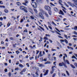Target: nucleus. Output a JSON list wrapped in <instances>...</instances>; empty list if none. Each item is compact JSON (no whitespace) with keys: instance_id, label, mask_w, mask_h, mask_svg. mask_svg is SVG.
I'll return each instance as SVG.
<instances>
[{"instance_id":"nucleus-1","label":"nucleus","mask_w":77,"mask_h":77,"mask_svg":"<svg viewBox=\"0 0 77 77\" xmlns=\"http://www.w3.org/2000/svg\"><path fill=\"white\" fill-rule=\"evenodd\" d=\"M31 4L32 6V7L34 8H37V4L36 2H31Z\"/></svg>"},{"instance_id":"nucleus-2","label":"nucleus","mask_w":77,"mask_h":77,"mask_svg":"<svg viewBox=\"0 0 77 77\" xmlns=\"http://www.w3.org/2000/svg\"><path fill=\"white\" fill-rule=\"evenodd\" d=\"M45 8L46 10L47 11H50L51 9V8L48 6L46 5L45 6Z\"/></svg>"},{"instance_id":"nucleus-3","label":"nucleus","mask_w":77,"mask_h":77,"mask_svg":"<svg viewBox=\"0 0 77 77\" xmlns=\"http://www.w3.org/2000/svg\"><path fill=\"white\" fill-rule=\"evenodd\" d=\"M39 17L41 18H42V20H44V16L42 15V14L41 13H39Z\"/></svg>"},{"instance_id":"nucleus-4","label":"nucleus","mask_w":77,"mask_h":77,"mask_svg":"<svg viewBox=\"0 0 77 77\" xmlns=\"http://www.w3.org/2000/svg\"><path fill=\"white\" fill-rule=\"evenodd\" d=\"M67 3L69 5L72 6V7H75V5H73L72 3L70 2H68Z\"/></svg>"},{"instance_id":"nucleus-5","label":"nucleus","mask_w":77,"mask_h":77,"mask_svg":"<svg viewBox=\"0 0 77 77\" xmlns=\"http://www.w3.org/2000/svg\"><path fill=\"white\" fill-rule=\"evenodd\" d=\"M30 19L31 20H34L35 21H36V20L35 19V17L33 16H30Z\"/></svg>"},{"instance_id":"nucleus-6","label":"nucleus","mask_w":77,"mask_h":77,"mask_svg":"<svg viewBox=\"0 0 77 77\" xmlns=\"http://www.w3.org/2000/svg\"><path fill=\"white\" fill-rule=\"evenodd\" d=\"M49 70L48 69H47L46 70L45 72V74H44V75H46L47 74H48V72Z\"/></svg>"},{"instance_id":"nucleus-7","label":"nucleus","mask_w":77,"mask_h":77,"mask_svg":"<svg viewBox=\"0 0 77 77\" xmlns=\"http://www.w3.org/2000/svg\"><path fill=\"white\" fill-rule=\"evenodd\" d=\"M20 9H21L22 10H23L25 8V7H24V6H20Z\"/></svg>"},{"instance_id":"nucleus-8","label":"nucleus","mask_w":77,"mask_h":77,"mask_svg":"<svg viewBox=\"0 0 77 77\" xmlns=\"http://www.w3.org/2000/svg\"><path fill=\"white\" fill-rule=\"evenodd\" d=\"M4 12H5V13H9V11H8V10L7 9H5L4 10Z\"/></svg>"},{"instance_id":"nucleus-9","label":"nucleus","mask_w":77,"mask_h":77,"mask_svg":"<svg viewBox=\"0 0 77 77\" xmlns=\"http://www.w3.org/2000/svg\"><path fill=\"white\" fill-rule=\"evenodd\" d=\"M19 67H20V68H23V67H24V66H23L22 64H20L19 65Z\"/></svg>"},{"instance_id":"nucleus-10","label":"nucleus","mask_w":77,"mask_h":77,"mask_svg":"<svg viewBox=\"0 0 77 77\" xmlns=\"http://www.w3.org/2000/svg\"><path fill=\"white\" fill-rule=\"evenodd\" d=\"M51 64V62L50 61H48L45 63V64L46 65L47 64Z\"/></svg>"},{"instance_id":"nucleus-11","label":"nucleus","mask_w":77,"mask_h":77,"mask_svg":"<svg viewBox=\"0 0 77 77\" xmlns=\"http://www.w3.org/2000/svg\"><path fill=\"white\" fill-rule=\"evenodd\" d=\"M52 70L51 71L50 73L51 74H53V72H54V69H53V68L51 69Z\"/></svg>"},{"instance_id":"nucleus-12","label":"nucleus","mask_w":77,"mask_h":77,"mask_svg":"<svg viewBox=\"0 0 77 77\" xmlns=\"http://www.w3.org/2000/svg\"><path fill=\"white\" fill-rule=\"evenodd\" d=\"M62 64L63 65L65 68H67V66H66V64H65L64 63L62 62Z\"/></svg>"},{"instance_id":"nucleus-13","label":"nucleus","mask_w":77,"mask_h":77,"mask_svg":"<svg viewBox=\"0 0 77 77\" xmlns=\"http://www.w3.org/2000/svg\"><path fill=\"white\" fill-rule=\"evenodd\" d=\"M60 12L61 13V15H64V13H63V12L62 10H60Z\"/></svg>"},{"instance_id":"nucleus-14","label":"nucleus","mask_w":77,"mask_h":77,"mask_svg":"<svg viewBox=\"0 0 77 77\" xmlns=\"http://www.w3.org/2000/svg\"><path fill=\"white\" fill-rule=\"evenodd\" d=\"M64 41L66 44H68V40H67L66 39H65L64 40Z\"/></svg>"},{"instance_id":"nucleus-15","label":"nucleus","mask_w":77,"mask_h":77,"mask_svg":"<svg viewBox=\"0 0 77 77\" xmlns=\"http://www.w3.org/2000/svg\"><path fill=\"white\" fill-rule=\"evenodd\" d=\"M38 2L39 3H42V0H38Z\"/></svg>"},{"instance_id":"nucleus-16","label":"nucleus","mask_w":77,"mask_h":77,"mask_svg":"<svg viewBox=\"0 0 77 77\" xmlns=\"http://www.w3.org/2000/svg\"><path fill=\"white\" fill-rule=\"evenodd\" d=\"M26 9H27V8L25 7V8L23 10L25 12H26L27 13L28 11Z\"/></svg>"},{"instance_id":"nucleus-17","label":"nucleus","mask_w":77,"mask_h":77,"mask_svg":"<svg viewBox=\"0 0 77 77\" xmlns=\"http://www.w3.org/2000/svg\"><path fill=\"white\" fill-rule=\"evenodd\" d=\"M16 4L18 6H20V5H21V3L19 2H17V3Z\"/></svg>"},{"instance_id":"nucleus-18","label":"nucleus","mask_w":77,"mask_h":77,"mask_svg":"<svg viewBox=\"0 0 77 77\" xmlns=\"http://www.w3.org/2000/svg\"><path fill=\"white\" fill-rule=\"evenodd\" d=\"M45 16H46L47 17H49L48 14H47V12H45Z\"/></svg>"},{"instance_id":"nucleus-19","label":"nucleus","mask_w":77,"mask_h":77,"mask_svg":"<svg viewBox=\"0 0 77 77\" xmlns=\"http://www.w3.org/2000/svg\"><path fill=\"white\" fill-rule=\"evenodd\" d=\"M64 4L65 6H66V7H67V8H69V5H68L67 4H66V3L65 2L64 3Z\"/></svg>"},{"instance_id":"nucleus-20","label":"nucleus","mask_w":77,"mask_h":77,"mask_svg":"<svg viewBox=\"0 0 77 77\" xmlns=\"http://www.w3.org/2000/svg\"><path fill=\"white\" fill-rule=\"evenodd\" d=\"M70 66L72 68H75V67L72 64H70Z\"/></svg>"},{"instance_id":"nucleus-21","label":"nucleus","mask_w":77,"mask_h":77,"mask_svg":"<svg viewBox=\"0 0 77 77\" xmlns=\"http://www.w3.org/2000/svg\"><path fill=\"white\" fill-rule=\"evenodd\" d=\"M42 52L41 51L39 54V56L41 57V56H42Z\"/></svg>"},{"instance_id":"nucleus-22","label":"nucleus","mask_w":77,"mask_h":77,"mask_svg":"<svg viewBox=\"0 0 77 77\" xmlns=\"http://www.w3.org/2000/svg\"><path fill=\"white\" fill-rule=\"evenodd\" d=\"M26 71V69H23V70L22 71V72H25Z\"/></svg>"},{"instance_id":"nucleus-23","label":"nucleus","mask_w":77,"mask_h":77,"mask_svg":"<svg viewBox=\"0 0 77 77\" xmlns=\"http://www.w3.org/2000/svg\"><path fill=\"white\" fill-rule=\"evenodd\" d=\"M54 9L55 11H58V9L56 8H54Z\"/></svg>"},{"instance_id":"nucleus-24","label":"nucleus","mask_w":77,"mask_h":77,"mask_svg":"<svg viewBox=\"0 0 77 77\" xmlns=\"http://www.w3.org/2000/svg\"><path fill=\"white\" fill-rule=\"evenodd\" d=\"M10 25H11V23H9V22H8V23L7 24V26L8 27L10 26Z\"/></svg>"},{"instance_id":"nucleus-25","label":"nucleus","mask_w":77,"mask_h":77,"mask_svg":"<svg viewBox=\"0 0 77 77\" xmlns=\"http://www.w3.org/2000/svg\"><path fill=\"white\" fill-rule=\"evenodd\" d=\"M44 39H45L46 40H48V37L47 36L45 37L44 38Z\"/></svg>"},{"instance_id":"nucleus-26","label":"nucleus","mask_w":77,"mask_h":77,"mask_svg":"<svg viewBox=\"0 0 77 77\" xmlns=\"http://www.w3.org/2000/svg\"><path fill=\"white\" fill-rule=\"evenodd\" d=\"M72 59H74V58L75 59H76V60H77V58H76V57H75V56H73L72 57Z\"/></svg>"},{"instance_id":"nucleus-27","label":"nucleus","mask_w":77,"mask_h":77,"mask_svg":"<svg viewBox=\"0 0 77 77\" xmlns=\"http://www.w3.org/2000/svg\"><path fill=\"white\" fill-rule=\"evenodd\" d=\"M65 40H60V42L61 43V44H62V42H64Z\"/></svg>"},{"instance_id":"nucleus-28","label":"nucleus","mask_w":77,"mask_h":77,"mask_svg":"<svg viewBox=\"0 0 77 77\" xmlns=\"http://www.w3.org/2000/svg\"><path fill=\"white\" fill-rule=\"evenodd\" d=\"M48 13H49V15H51L52 12L51 11H49Z\"/></svg>"},{"instance_id":"nucleus-29","label":"nucleus","mask_w":77,"mask_h":77,"mask_svg":"<svg viewBox=\"0 0 77 77\" xmlns=\"http://www.w3.org/2000/svg\"><path fill=\"white\" fill-rule=\"evenodd\" d=\"M74 30H77V26H75L74 27Z\"/></svg>"},{"instance_id":"nucleus-30","label":"nucleus","mask_w":77,"mask_h":77,"mask_svg":"<svg viewBox=\"0 0 77 77\" xmlns=\"http://www.w3.org/2000/svg\"><path fill=\"white\" fill-rule=\"evenodd\" d=\"M1 8H5V6H0Z\"/></svg>"},{"instance_id":"nucleus-31","label":"nucleus","mask_w":77,"mask_h":77,"mask_svg":"<svg viewBox=\"0 0 77 77\" xmlns=\"http://www.w3.org/2000/svg\"><path fill=\"white\" fill-rule=\"evenodd\" d=\"M38 66L39 67H42V66H43V64H40L38 65Z\"/></svg>"},{"instance_id":"nucleus-32","label":"nucleus","mask_w":77,"mask_h":77,"mask_svg":"<svg viewBox=\"0 0 77 77\" xmlns=\"http://www.w3.org/2000/svg\"><path fill=\"white\" fill-rule=\"evenodd\" d=\"M73 2H75V5H77V2L75 0H73Z\"/></svg>"},{"instance_id":"nucleus-33","label":"nucleus","mask_w":77,"mask_h":77,"mask_svg":"<svg viewBox=\"0 0 77 77\" xmlns=\"http://www.w3.org/2000/svg\"><path fill=\"white\" fill-rule=\"evenodd\" d=\"M66 62L67 63V64H68L69 65V64H70V63L69 62V61L68 60H66Z\"/></svg>"},{"instance_id":"nucleus-34","label":"nucleus","mask_w":77,"mask_h":77,"mask_svg":"<svg viewBox=\"0 0 77 77\" xmlns=\"http://www.w3.org/2000/svg\"><path fill=\"white\" fill-rule=\"evenodd\" d=\"M39 27H40V29H41L42 30H43V31H44V28H42V27H41V26H39Z\"/></svg>"},{"instance_id":"nucleus-35","label":"nucleus","mask_w":77,"mask_h":77,"mask_svg":"<svg viewBox=\"0 0 77 77\" xmlns=\"http://www.w3.org/2000/svg\"><path fill=\"white\" fill-rule=\"evenodd\" d=\"M16 53H17V54H18L20 53V51L17 50L16 51Z\"/></svg>"},{"instance_id":"nucleus-36","label":"nucleus","mask_w":77,"mask_h":77,"mask_svg":"<svg viewBox=\"0 0 77 77\" xmlns=\"http://www.w3.org/2000/svg\"><path fill=\"white\" fill-rule=\"evenodd\" d=\"M55 29H56V30L57 31H58V32H59V33H60V30H59L58 29H57V28H55Z\"/></svg>"},{"instance_id":"nucleus-37","label":"nucleus","mask_w":77,"mask_h":77,"mask_svg":"<svg viewBox=\"0 0 77 77\" xmlns=\"http://www.w3.org/2000/svg\"><path fill=\"white\" fill-rule=\"evenodd\" d=\"M64 37H65V38H66V39H68V36H67V35H66L65 34L64 35Z\"/></svg>"},{"instance_id":"nucleus-38","label":"nucleus","mask_w":77,"mask_h":77,"mask_svg":"<svg viewBox=\"0 0 77 77\" xmlns=\"http://www.w3.org/2000/svg\"><path fill=\"white\" fill-rule=\"evenodd\" d=\"M74 65L75 66H76V68H77V63H74Z\"/></svg>"},{"instance_id":"nucleus-39","label":"nucleus","mask_w":77,"mask_h":77,"mask_svg":"<svg viewBox=\"0 0 77 77\" xmlns=\"http://www.w3.org/2000/svg\"><path fill=\"white\" fill-rule=\"evenodd\" d=\"M23 21H24V19H22L20 20L21 23H23Z\"/></svg>"},{"instance_id":"nucleus-40","label":"nucleus","mask_w":77,"mask_h":77,"mask_svg":"<svg viewBox=\"0 0 77 77\" xmlns=\"http://www.w3.org/2000/svg\"><path fill=\"white\" fill-rule=\"evenodd\" d=\"M66 73L68 75H69V72L67 71H66Z\"/></svg>"},{"instance_id":"nucleus-41","label":"nucleus","mask_w":77,"mask_h":77,"mask_svg":"<svg viewBox=\"0 0 77 77\" xmlns=\"http://www.w3.org/2000/svg\"><path fill=\"white\" fill-rule=\"evenodd\" d=\"M59 66H63L62 65V63H59Z\"/></svg>"},{"instance_id":"nucleus-42","label":"nucleus","mask_w":77,"mask_h":77,"mask_svg":"<svg viewBox=\"0 0 77 77\" xmlns=\"http://www.w3.org/2000/svg\"><path fill=\"white\" fill-rule=\"evenodd\" d=\"M25 2V3H28V0H24Z\"/></svg>"},{"instance_id":"nucleus-43","label":"nucleus","mask_w":77,"mask_h":77,"mask_svg":"<svg viewBox=\"0 0 77 77\" xmlns=\"http://www.w3.org/2000/svg\"><path fill=\"white\" fill-rule=\"evenodd\" d=\"M49 28V29H51V30H52V27H51L50 26V25H49L48 26Z\"/></svg>"},{"instance_id":"nucleus-44","label":"nucleus","mask_w":77,"mask_h":77,"mask_svg":"<svg viewBox=\"0 0 77 77\" xmlns=\"http://www.w3.org/2000/svg\"><path fill=\"white\" fill-rule=\"evenodd\" d=\"M22 4H23V5H24V6H27V4H26V3H23Z\"/></svg>"},{"instance_id":"nucleus-45","label":"nucleus","mask_w":77,"mask_h":77,"mask_svg":"<svg viewBox=\"0 0 77 77\" xmlns=\"http://www.w3.org/2000/svg\"><path fill=\"white\" fill-rule=\"evenodd\" d=\"M26 65H27V67H29L30 66H29V63H26Z\"/></svg>"},{"instance_id":"nucleus-46","label":"nucleus","mask_w":77,"mask_h":77,"mask_svg":"<svg viewBox=\"0 0 77 77\" xmlns=\"http://www.w3.org/2000/svg\"><path fill=\"white\" fill-rule=\"evenodd\" d=\"M50 5H52V6H55V5L53 4L52 3H50Z\"/></svg>"},{"instance_id":"nucleus-47","label":"nucleus","mask_w":77,"mask_h":77,"mask_svg":"<svg viewBox=\"0 0 77 77\" xmlns=\"http://www.w3.org/2000/svg\"><path fill=\"white\" fill-rule=\"evenodd\" d=\"M8 75H9V77H11V73L9 72L8 73Z\"/></svg>"},{"instance_id":"nucleus-48","label":"nucleus","mask_w":77,"mask_h":77,"mask_svg":"<svg viewBox=\"0 0 77 77\" xmlns=\"http://www.w3.org/2000/svg\"><path fill=\"white\" fill-rule=\"evenodd\" d=\"M0 20H1V21H3V18L1 17H0Z\"/></svg>"},{"instance_id":"nucleus-49","label":"nucleus","mask_w":77,"mask_h":77,"mask_svg":"<svg viewBox=\"0 0 77 77\" xmlns=\"http://www.w3.org/2000/svg\"><path fill=\"white\" fill-rule=\"evenodd\" d=\"M58 36L59 38H62V39H63V37H62L60 35H58Z\"/></svg>"},{"instance_id":"nucleus-50","label":"nucleus","mask_w":77,"mask_h":77,"mask_svg":"<svg viewBox=\"0 0 77 77\" xmlns=\"http://www.w3.org/2000/svg\"><path fill=\"white\" fill-rule=\"evenodd\" d=\"M58 1L59 2V3H62V0H58Z\"/></svg>"},{"instance_id":"nucleus-51","label":"nucleus","mask_w":77,"mask_h":77,"mask_svg":"<svg viewBox=\"0 0 77 77\" xmlns=\"http://www.w3.org/2000/svg\"><path fill=\"white\" fill-rule=\"evenodd\" d=\"M61 7L62 8H63V9H65V10H66V8H65V7H63V6H62Z\"/></svg>"},{"instance_id":"nucleus-52","label":"nucleus","mask_w":77,"mask_h":77,"mask_svg":"<svg viewBox=\"0 0 77 77\" xmlns=\"http://www.w3.org/2000/svg\"><path fill=\"white\" fill-rule=\"evenodd\" d=\"M73 33H74V34H75V35H77V33L75 31L73 32Z\"/></svg>"},{"instance_id":"nucleus-53","label":"nucleus","mask_w":77,"mask_h":77,"mask_svg":"<svg viewBox=\"0 0 77 77\" xmlns=\"http://www.w3.org/2000/svg\"><path fill=\"white\" fill-rule=\"evenodd\" d=\"M36 54H38L39 52V51H38V50H36Z\"/></svg>"},{"instance_id":"nucleus-54","label":"nucleus","mask_w":77,"mask_h":77,"mask_svg":"<svg viewBox=\"0 0 77 77\" xmlns=\"http://www.w3.org/2000/svg\"><path fill=\"white\" fill-rule=\"evenodd\" d=\"M3 25V23H2V22H0V27H1Z\"/></svg>"},{"instance_id":"nucleus-55","label":"nucleus","mask_w":77,"mask_h":77,"mask_svg":"<svg viewBox=\"0 0 77 77\" xmlns=\"http://www.w3.org/2000/svg\"><path fill=\"white\" fill-rule=\"evenodd\" d=\"M23 32H27V29H25Z\"/></svg>"},{"instance_id":"nucleus-56","label":"nucleus","mask_w":77,"mask_h":77,"mask_svg":"<svg viewBox=\"0 0 77 77\" xmlns=\"http://www.w3.org/2000/svg\"><path fill=\"white\" fill-rule=\"evenodd\" d=\"M59 56L60 57H62V56H63V55H62V54H60V55H59Z\"/></svg>"},{"instance_id":"nucleus-57","label":"nucleus","mask_w":77,"mask_h":77,"mask_svg":"<svg viewBox=\"0 0 77 77\" xmlns=\"http://www.w3.org/2000/svg\"><path fill=\"white\" fill-rule=\"evenodd\" d=\"M5 72H8V69H5Z\"/></svg>"},{"instance_id":"nucleus-58","label":"nucleus","mask_w":77,"mask_h":77,"mask_svg":"<svg viewBox=\"0 0 77 77\" xmlns=\"http://www.w3.org/2000/svg\"><path fill=\"white\" fill-rule=\"evenodd\" d=\"M52 23H53V24L55 26H56V24H55V23L54 22L52 21Z\"/></svg>"},{"instance_id":"nucleus-59","label":"nucleus","mask_w":77,"mask_h":77,"mask_svg":"<svg viewBox=\"0 0 77 77\" xmlns=\"http://www.w3.org/2000/svg\"><path fill=\"white\" fill-rule=\"evenodd\" d=\"M56 73H54L53 74L52 77H54L56 76Z\"/></svg>"},{"instance_id":"nucleus-60","label":"nucleus","mask_w":77,"mask_h":77,"mask_svg":"<svg viewBox=\"0 0 77 77\" xmlns=\"http://www.w3.org/2000/svg\"><path fill=\"white\" fill-rule=\"evenodd\" d=\"M47 58H46L44 59V60H44V61H47Z\"/></svg>"},{"instance_id":"nucleus-61","label":"nucleus","mask_w":77,"mask_h":77,"mask_svg":"<svg viewBox=\"0 0 77 77\" xmlns=\"http://www.w3.org/2000/svg\"><path fill=\"white\" fill-rule=\"evenodd\" d=\"M69 46H70V47H71V46H72V44L71 43H69Z\"/></svg>"},{"instance_id":"nucleus-62","label":"nucleus","mask_w":77,"mask_h":77,"mask_svg":"<svg viewBox=\"0 0 77 77\" xmlns=\"http://www.w3.org/2000/svg\"><path fill=\"white\" fill-rule=\"evenodd\" d=\"M30 60H32V59H34V57H29Z\"/></svg>"},{"instance_id":"nucleus-63","label":"nucleus","mask_w":77,"mask_h":77,"mask_svg":"<svg viewBox=\"0 0 77 77\" xmlns=\"http://www.w3.org/2000/svg\"><path fill=\"white\" fill-rule=\"evenodd\" d=\"M34 11L36 13H37V10H36V9H34Z\"/></svg>"},{"instance_id":"nucleus-64","label":"nucleus","mask_w":77,"mask_h":77,"mask_svg":"<svg viewBox=\"0 0 77 77\" xmlns=\"http://www.w3.org/2000/svg\"><path fill=\"white\" fill-rule=\"evenodd\" d=\"M75 75H77V71H75Z\"/></svg>"}]
</instances>
